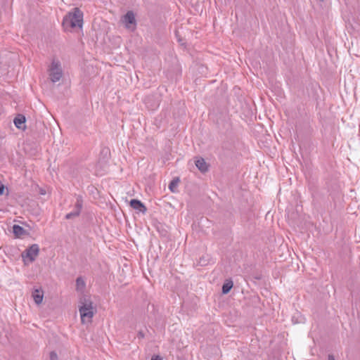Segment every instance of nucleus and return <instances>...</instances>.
Wrapping results in <instances>:
<instances>
[{"label":"nucleus","mask_w":360,"mask_h":360,"mask_svg":"<svg viewBox=\"0 0 360 360\" xmlns=\"http://www.w3.org/2000/svg\"><path fill=\"white\" fill-rule=\"evenodd\" d=\"M83 12L79 8H73L72 12H69L64 16L63 20V27L65 30L71 28H82L83 26Z\"/></svg>","instance_id":"obj_1"},{"label":"nucleus","mask_w":360,"mask_h":360,"mask_svg":"<svg viewBox=\"0 0 360 360\" xmlns=\"http://www.w3.org/2000/svg\"><path fill=\"white\" fill-rule=\"evenodd\" d=\"M81 305L79 307V311L81 316V321L82 323H90L92 321L96 310L93 307V303L89 299L84 297L80 300Z\"/></svg>","instance_id":"obj_2"},{"label":"nucleus","mask_w":360,"mask_h":360,"mask_svg":"<svg viewBox=\"0 0 360 360\" xmlns=\"http://www.w3.org/2000/svg\"><path fill=\"white\" fill-rule=\"evenodd\" d=\"M39 253V245L37 244H32L22 253V257L25 263H26L27 261L32 263L36 259Z\"/></svg>","instance_id":"obj_3"},{"label":"nucleus","mask_w":360,"mask_h":360,"mask_svg":"<svg viewBox=\"0 0 360 360\" xmlns=\"http://www.w3.org/2000/svg\"><path fill=\"white\" fill-rule=\"evenodd\" d=\"M63 76V71L59 61L53 60L49 68V77L52 82H58Z\"/></svg>","instance_id":"obj_4"},{"label":"nucleus","mask_w":360,"mask_h":360,"mask_svg":"<svg viewBox=\"0 0 360 360\" xmlns=\"http://www.w3.org/2000/svg\"><path fill=\"white\" fill-rule=\"evenodd\" d=\"M130 206L135 210L142 214H146L147 208L145 205L138 199H131L129 202Z\"/></svg>","instance_id":"obj_5"},{"label":"nucleus","mask_w":360,"mask_h":360,"mask_svg":"<svg viewBox=\"0 0 360 360\" xmlns=\"http://www.w3.org/2000/svg\"><path fill=\"white\" fill-rule=\"evenodd\" d=\"M122 22L127 27H129V25H136L135 15L133 11H129L122 18Z\"/></svg>","instance_id":"obj_6"},{"label":"nucleus","mask_w":360,"mask_h":360,"mask_svg":"<svg viewBox=\"0 0 360 360\" xmlns=\"http://www.w3.org/2000/svg\"><path fill=\"white\" fill-rule=\"evenodd\" d=\"M26 118L22 114H18L13 120V122L15 126L22 130H25L26 129L25 125Z\"/></svg>","instance_id":"obj_7"},{"label":"nucleus","mask_w":360,"mask_h":360,"mask_svg":"<svg viewBox=\"0 0 360 360\" xmlns=\"http://www.w3.org/2000/svg\"><path fill=\"white\" fill-rule=\"evenodd\" d=\"M76 202L74 206L73 212H78V215L79 216L82 209L83 207V197L81 195H75Z\"/></svg>","instance_id":"obj_8"},{"label":"nucleus","mask_w":360,"mask_h":360,"mask_svg":"<svg viewBox=\"0 0 360 360\" xmlns=\"http://www.w3.org/2000/svg\"><path fill=\"white\" fill-rule=\"evenodd\" d=\"M195 165L201 172H206L208 170L207 164L202 158L195 160Z\"/></svg>","instance_id":"obj_9"},{"label":"nucleus","mask_w":360,"mask_h":360,"mask_svg":"<svg viewBox=\"0 0 360 360\" xmlns=\"http://www.w3.org/2000/svg\"><path fill=\"white\" fill-rule=\"evenodd\" d=\"M233 286V283L231 279L226 280L225 283L222 285L221 292L222 294H228Z\"/></svg>","instance_id":"obj_10"},{"label":"nucleus","mask_w":360,"mask_h":360,"mask_svg":"<svg viewBox=\"0 0 360 360\" xmlns=\"http://www.w3.org/2000/svg\"><path fill=\"white\" fill-rule=\"evenodd\" d=\"M33 299L34 300V302L37 304H39L42 302L44 293L43 291L35 290L34 292L32 294Z\"/></svg>","instance_id":"obj_11"},{"label":"nucleus","mask_w":360,"mask_h":360,"mask_svg":"<svg viewBox=\"0 0 360 360\" xmlns=\"http://www.w3.org/2000/svg\"><path fill=\"white\" fill-rule=\"evenodd\" d=\"M13 231L16 237H20L26 233V231L22 226L17 224L13 225Z\"/></svg>","instance_id":"obj_12"},{"label":"nucleus","mask_w":360,"mask_h":360,"mask_svg":"<svg viewBox=\"0 0 360 360\" xmlns=\"http://www.w3.org/2000/svg\"><path fill=\"white\" fill-rule=\"evenodd\" d=\"M85 286H86V283H85V281H84V279L82 277H78L76 279L77 290H83L85 288Z\"/></svg>","instance_id":"obj_13"},{"label":"nucleus","mask_w":360,"mask_h":360,"mask_svg":"<svg viewBox=\"0 0 360 360\" xmlns=\"http://www.w3.org/2000/svg\"><path fill=\"white\" fill-rule=\"evenodd\" d=\"M179 178L174 179L169 184V188L172 192H175V188L178 186Z\"/></svg>","instance_id":"obj_14"},{"label":"nucleus","mask_w":360,"mask_h":360,"mask_svg":"<svg viewBox=\"0 0 360 360\" xmlns=\"http://www.w3.org/2000/svg\"><path fill=\"white\" fill-rule=\"evenodd\" d=\"M77 217H79L78 212L77 211H76V212L72 211L70 213H68L65 215V218L66 219H74V218Z\"/></svg>","instance_id":"obj_15"},{"label":"nucleus","mask_w":360,"mask_h":360,"mask_svg":"<svg viewBox=\"0 0 360 360\" xmlns=\"http://www.w3.org/2000/svg\"><path fill=\"white\" fill-rule=\"evenodd\" d=\"M9 194V191H8V188L7 187H6L4 184H1V195H8Z\"/></svg>","instance_id":"obj_16"},{"label":"nucleus","mask_w":360,"mask_h":360,"mask_svg":"<svg viewBox=\"0 0 360 360\" xmlns=\"http://www.w3.org/2000/svg\"><path fill=\"white\" fill-rule=\"evenodd\" d=\"M50 360H58V355L56 352L52 351L50 352Z\"/></svg>","instance_id":"obj_17"},{"label":"nucleus","mask_w":360,"mask_h":360,"mask_svg":"<svg viewBox=\"0 0 360 360\" xmlns=\"http://www.w3.org/2000/svg\"><path fill=\"white\" fill-rule=\"evenodd\" d=\"M222 148H227V149H229V150H232V146H231L229 143H224L222 144Z\"/></svg>","instance_id":"obj_18"},{"label":"nucleus","mask_w":360,"mask_h":360,"mask_svg":"<svg viewBox=\"0 0 360 360\" xmlns=\"http://www.w3.org/2000/svg\"><path fill=\"white\" fill-rule=\"evenodd\" d=\"M137 336L139 338L142 339L145 337V334L142 330H140V331H139Z\"/></svg>","instance_id":"obj_19"},{"label":"nucleus","mask_w":360,"mask_h":360,"mask_svg":"<svg viewBox=\"0 0 360 360\" xmlns=\"http://www.w3.org/2000/svg\"><path fill=\"white\" fill-rule=\"evenodd\" d=\"M150 360H162V359L160 356H156L155 357H152Z\"/></svg>","instance_id":"obj_20"},{"label":"nucleus","mask_w":360,"mask_h":360,"mask_svg":"<svg viewBox=\"0 0 360 360\" xmlns=\"http://www.w3.org/2000/svg\"><path fill=\"white\" fill-rule=\"evenodd\" d=\"M328 360H335L333 355H328Z\"/></svg>","instance_id":"obj_21"}]
</instances>
